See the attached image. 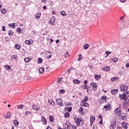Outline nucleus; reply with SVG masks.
Returning a JSON list of instances; mask_svg holds the SVG:
<instances>
[{"instance_id": "1", "label": "nucleus", "mask_w": 129, "mask_h": 129, "mask_svg": "<svg viewBox=\"0 0 129 129\" xmlns=\"http://www.w3.org/2000/svg\"><path fill=\"white\" fill-rule=\"evenodd\" d=\"M104 102H106V96H103L99 99V103L102 104V103H104Z\"/></svg>"}, {"instance_id": "2", "label": "nucleus", "mask_w": 129, "mask_h": 129, "mask_svg": "<svg viewBox=\"0 0 129 129\" xmlns=\"http://www.w3.org/2000/svg\"><path fill=\"white\" fill-rule=\"evenodd\" d=\"M55 21L56 19H55V17L52 16L51 17L50 20H48V23L51 25V26H55Z\"/></svg>"}, {"instance_id": "3", "label": "nucleus", "mask_w": 129, "mask_h": 129, "mask_svg": "<svg viewBox=\"0 0 129 129\" xmlns=\"http://www.w3.org/2000/svg\"><path fill=\"white\" fill-rule=\"evenodd\" d=\"M56 103H57V105H59V106H63V105H64V104H63V100L61 98L56 99Z\"/></svg>"}, {"instance_id": "4", "label": "nucleus", "mask_w": 129, "mask_h": 129, "mask_svg": "<svg viewBox=\"0 0 129 129\" xmlns=\"http://www.w3.org/2000/svg\"><path fill=\"white\" fill-rule=\"evenodd\" d=\"M76 122L77 123V125H83V123L84 122V121L83 120L81 119H77L76 120Z\"/></svg>"}, {"instance_id": "5", "label": "nucleus", "mask_w": 129, "mask_h": 129, "mask_svg": "<svg viewBox=\"0 0 129 129\" xmlns=\"http://www.w3.org/2000/svg\"><path fill=\"white\" fill-rule=\"evenodd\" d=\"M64 128L70 129L71 128V123L69 121H67L66 123L63 125Z\"/></svg>"}, {"instance_id": "6", "label": "nucleus", "mask_w": 129, "mask_h": 129, "mask_svg": "<svg viewBox=\"0 0 129 129\" xmlns=\"http://www.w3.org/2000/svg\"><path fill=\"white\" fill-rule=\"evenodd\" d=\"M120 87L121 91H126V90H127V89L128 88V86H127V85H121Z\"/></svg>"}, {"instance_id": "7", "label": "nucleus", "mask_w": 129, "mask_h": 129, "mask_svg": "<svg viewBox=\"0 0 129 129\" xmlns=\"http://www.w3.org/2000/svg\"><path fill=\"white\" fill-rule=\"evenodd\" d=\"M119 96L120 99H123V100H124L125 101H127V97H126V96L125 95V94H119Z\"/></svg>"}, {"instance_id": "8", "label": "nucleus", "mask_w": 129, "mask_h": 129, "mask_svg": "<svg viewBox=\"0 0 129 129\" xmlns=\"http://www.w3.org/2000/svg\"><path fill=\"white\" fill-rule=\"evenodd\" d=\"M115 113L117 115V116H119L120 114H121V111L120 110V108H117L114 110Z\"/></svg>"}, {"instance_id": "9", "label": "nucleus", "mask_w": 129, "mask_h": 129, "mask_svg": "<svg viewBox=\"0 0 129 129\" xmlns=\"http://www.w3.org/2000/svg\"><path fill=\"white\" fill-rule=\"evenodd\" d=\"M45 57L47 59H50L52 57V53L51 51H46L45 53Z\"/></svg>"}, {"instance_id": "10", "label": "nucleus", "mask_w": 129, "mask_h": 129, "mask_svg": "<svg viewBox=\"0 0 129 129\" xmlns=\"http://www.w3.org/2000/svg\"><path fill=\"white\" fill-rule=\"evenodd\" d=\"M32 109H33V110H35V111H38V110H40V107L35 104H33Z\"/></svg>"}, {"instance_id": "11", "label": "nucleus", "mask_w": 129, "mask_h": 129, "mask_svg": "<svg viewBox=\"0 0 129 129\" xmlns=\"http://www.w3.org/2000/svg\"><path fill=\"white\" fill-rule=\"evenodd\" d=\"M90 125L92 126V124H93V122L95 121V117L94 116H91L90 118Z\"/></svg>"}, {"instance_id": "12", "label": "nucleus", "mask_w": 129, "mask_h": 129, "mask_svg": "<svg viewBox=\"0 0 129 129\" xmlns=\"http://www.w3.org/2000/svg\"><path fill=\"white\" fill-rule=\"evenodd\" d=\"M5 118H11L12 117V114L9 112L4 114Z\"/></svg>"}, {"instance_id": "13", "label": "nucleus", "mask_w": 129, "mask_h": 129, "mask_svg": "<svg viewBox=\"0 0 129 129\" xmlns=\"http://www.w3.org/2000/svg\"><path fill=\"white\" fill-rule=\"evenodd\" d=\"M121 125H122V127H123V128L126 129V128H127V126H128V123H125L124 122H122L121 123Z\"/></svg>"}, {"instance_id": "14", "label": "nucleus", "mask_w": 129, "mask_h": 129, "mask_svg": "<svg viewBox=\"0 0 129 129\" xmlns=\"http://www.w3.org/2000/svg\"><path fill=\"white\" fill-rule=\"evenodd\" d=\"M33 43H34V41L32 39H30L29 40H26L25 41V44H26V45H32Z\"/></svg>"}, {"instance_id": "15", "label": "nucleus", "mask_w": 129, "mask_h": 129, "mask_svg": "<svg viewBox=\"0 0 129 129\" xmlns=\"http://www.w3.org/2000/svg\"><path fill=\"white\" fill-rule=\"evenodd\" d=\"M90 85L93 87V90H96L97 89V86H96V84L94 83H91Z\"/></svg>"}, {"instance_id": "16", "label": "nucleus", "mask_w": 129, "mask_h": 129, "mask_svg": "<svg viewBox=\"0 0 129 129\" xmlns=\"http://www.w3.org/2000/svg\"><path fill=\"white\" fill-rule=\"evenodd\" d=\"M21 47H22L21 44H19L17 43L15 44L14 46L15 49H16L17 50H21Z\"/></svg>"}, {"instance_id": "17", "label": "nucleus", "mask_w": 129, "mask_h": 129, "mask_svg": "<svg viewBox=\"0 0 129 129\" xmlns=\"http://www.w3.org/2000/svg\"><path fill=\"white\" fill-rule=\"evenodd\" d=\"M79 112L80 113V114H82V115H84V114H85V113L83 111V107H80L79 108Z\"/></svg>"}, {"instance_id": "18", "label": "nucleus", "mask_w": 129, "mask_h": 129, "mask_svg": "<svg viewBox=\"0 0 129 129\" xmlns=\"http://www.w3.org/2000/svg\"><path fill=\"white\" fill-rule=\"evenodd\" d=\"M41 121L43 124H47V120L44 116H42V117Z\"/></svg>"}, {"instance_id": "19", "label": "nucleus", "mask_w": 129, "mask_h": 129, "mask_svg": "<svg viewBox=\"0 0 129 129\" xmlns=\"http://www.w3.org/2000/svg\"><path fill=\"white\" fill-rule=\"evenodd\" d=\"M48 103L52 106H54L55 105V102L53 101L52 99L48 100Z\"/></svg>"}, {"instance_id": "20", "label": "nucleus", "mask_w": 129, "mask_h": 129, "mask_svg": "<svg viewBox=\"0 0 129 129\" xmlns=\"http://www.w3.org/2000/svg\"><path fill=\"white\" fill-rule=\"evenodd\" d=\"M17 25V23H11V24H9L8 25L9 27H10V28H12V29H15V28H16V25Z\"/></svg>"}, {"instance_id": "21", "label": "nucleus", "mask_w": 129, "mask_h": 129, "mask_svg": "<svg viewBox=\"0 0 129 129\" xmlns=\"http://www.w3.org/2000/svg\"><path fill=\"white\" fill-rule=\"evenodd\" d=\"M45 71V69L43 67L40 68L39 69V73L40 74H42V73H44V72Z\"/></svg>"}, {"instance_id": "22", "label": "nucleus", "mask_w": 129, "mask_h": 129, "mask_svg": "<svg viewBox=\"0 0 129 129\" xmlns=\"http://www.w3.org/2000/svg\"><path fill=\"white\" fill-rule=\"evenodd\" d=\"M80 80H77V79H75L73 80V83L74 84H80Z\"/></svg>"}, {"instance_id": "23", "label": "nucleus", "mask_w": 129, "mask_h": 129, "mask_svg": "<svg viewBox=\"0 0 129 129\" xmlns=\"http://www.w3.org/2000/svg\"><path fill=\"white\" fill-rule=\"evenodd\" d=\"M35 17L37 19V20H40V18H41V13L36 14Z\"/></svg>"}, {"instance_id": "24", "label": "nucleus", "mask_w": 129, "mask_h": 129, "mask_svg": "<svg viewBox=\"0 0 129 129\" xmlns=\"http://www.w3.org/2000/svg\"><path fill=\"white\" fill-rule=\"evenodd\" d=\"M13 123L15 125V126H18L19 125V121L17 120H13Z\"/></svg>"}, {"instance_id": "25", "label": "nucleus", "mask_w": 129, "mask_h": 129, "mask_svg": "<svg viewBox=\"0 0 129 129\" xmlns=\"http://www.w3.org/2000/svg\"><path fill=\"white\" fill-rule=\"evenodd\" d=\"M110 68H109V67L107 66H106L103 69V70H104V71H108V70H110Z\"/></svg>"}, {"instance_id": "26", "label": "nucleus", "mask_w": 129, "mask_h": 129, "mask_svg": "<svg viewBox=\"0 0 129 129\" xmlns=\"http://www.w3.org/2000/svg\"><path fill=\"white\" fill-rule=\"evenodd\" d=\"M24 61L26 63H29V62H30V61H31V58H30V57H26L25 58H24Z\"/></svg>"}, {"instance_id": "27", "label": "nucleus", "mask_w": 129, "mask_h": 129, "mask_svg": "<svg viewBox=\"0 0 129 129\" xmlns=\"http://www.w3.org/2000/svg\"><path fill=\"white\" fill-rule=\"evenodd\" d=\"M38 64H41V63H43V59L42 58L39 57L37 60Z\"/></svg>"}, {"instance_id": "28", "label": "nucleus", "mask_w": 129, "mask_h": 129, "mask_svg": "<svg viewBox=\"0 0 129 129\" xmlns=\"http://www.w3.org/2000/svg\"><path fill=\"white\" fill-rule=\"evenodd\" d=\"M83 103V106H85V107H88L89 106V104L87 103L86 102H82Z\"/></svg>"}, {"instance_id": "29", "label": "nucleus", "mask_w": 129, "mask_h": 129, "mask_svg": "<svg viewBox=\"0 0 129 129\" xmlns=\"http://www.w3.org/2000/svg\"><path fill=\"white\" fill-rule=\"evenodd\" d=\"M1 12L2 14H3V15H6V9H5V8L2 9L1 10Z\"/></svg>"}, {"instance_id": "30", "label": "nucleus", "mask_w": 129, "mask_h": 129, "mask_svg": "<svg viewBox=\"0 0 129 129\" xmlns=\"http://www.w3.org/2000/svg\"><path fill=\"white\" fill-rule=\"evenodd\" d=\"M8 33V35L10 36H13V35H14V32H13V30H9Z\"/></svg>"}, {"instance_id": "31", "label": "nucleus", "mask_w": 129, "mask_h": 129, "mask_svg": "<svg viewBox=\"0 0 129 129\" xmlns=\"http://www.w3.org/2000/svg\"><path fill=\"white\" fill-rule=\"evenodd\" d=\"M100 77H101V76H100V75H95V78L96 80H98V79H99L100 78Z\"/></svg>"}, {"instance_id": "32", "label": "nucleus", "mask_w": 129, "mask_h": 129, "mask_svg": "<svg viewBox=\"0 0 129 129\" xmlns=\"http://www.w3.org/2000/svg\"><path fill=\"white\" fill-rule=\"evenodd\" d=\"M111 54V52L106 51L105 53V55H106L105 56V57L106 58L108 56V54Z\"/></svg>"}, {"instance_id": "33", "label": "nucleus", "mask_w": 129, "mask_h": 129, "mask_svg": "<svg viewBox=\"0 0 129 129\" xmlns=\"http://www.w3.org/2000/svg\"><path fill=\"white\" fill-rule=\"evenodd\" d=\"M86 101H88V97L87 96H86L85 97V99H84L82 102H86Z\"/></svg>"}, {"instance_id": "34", "label": "nucleus", "mask_w": 129, "mask_h": 129, "mask_svg": "<svg viewBox=\"0 0 129 129\" xmlns=\"http://www.w3.org/2000/svg\"><path fill=\"white\" fill-rule=\"evenodd\" d=\"M117 92H118V89L114 90L113 95H116V94H117Z\"/></svg>"}, {"instance_id": "35", "label": "nucleus", "mask_w": 129, "mask_h": 129, "mask_svg": "<svg viewBox=\"0 0 129 129\" xmlns=\"http://www.w3.org/2000/svg\"><path fill=\"white\" fill-rule=\"evenodd\" d=\"M17 32L18 34H22V30H21V28H18Z\"/></svg>"}, {"instance_id": "36", "label": "nucleus", "mask_w": 129, "mask_h": 129, "mask_svg": "<svg viewBox=\"0 0 129 129\" xmlns=\"http://www.w3.org/2000/svg\"><path fill=\"white\" fill-rule=\"evenodd\" d=\"M18 109H23L24 108V105H20L17 106Z\"/></svg>"}, {"instance_id": "37", "label": "nucleus", "mask_w": 129, "mask_h": 129, "mask_svg": "<svg viewBox=\"0 0 129 129\" xmlns=\"http://www.w3.org/2000/svg\"><path fill=\"white\" fill-rule=\"evenodd\" d=\"M89 47V45L88 44H86L84 45V49H85V50L87 49V48Z\"/></svg>"}, {"instance_id": "38", "label": "nucleus", "mask_w": 129, "mask_h": 129, "mask_svg": "<svg viewBox=\"0 0 129 129\" xmlns=\"http://www.w3.org/2000/svg\"><path fill=\"white\" fill-rule=\"evenodd\" d=\"M82 87L84 89H88V88H89V87L87 86V84L83 85Z\"/></svg>"}, {"instance_id": "39", "label": "nucleus", "mask_w": 129, "mask_h": 129, "mask_svg": "<svg viewBox=\"0 0 129 129\" xmlns=\"http://www.w3.org/2000/svg\"><path fill=\"white\" fill-rule=\"evenodd\" d=\"M12 58L13 59L16 60V61H17V59H18V56L17 55H13L12 56Z\"/></svg>"}, {"instance_id": "40", "label": "nucleus", "mask_w": 129, "mask_h": 129, "mask_svg": "<svg viewBox=\"0 0 129 129\" xmlns=\"http://www.w3.org/2000/svg\"><path fill=\"white\" fill-rule=\"evenodd\" d=\"M5 67L7 70H10V69H11V67L9 65H5Z\"/></svg>"}, {"instance_id": "41", "label": "nucleus", "mask_w": 129, "mask_h": 129, "mask_svg": "<svg viewBox=\"0 0 129 129\" xmlns=\"http://www.w3.org/2000/svg\"><path fill=\"white\" fill-rule=\"evenodd\" d=\"M69 116H70V114H69V113L66 112L64 114V117L67 118V117H69Z\"/></svg>"}, {"instance_id": "42", "label": "nucleus", "mask_w": 129, "mask_h": 129, "mask_svg": "<svg viewBox=\"0 0 129 129\" xmlns=\"http://www.w3.org/2000/svg\"><path fill=\"white\" fill-rule=\"evenodd\" d=\"M60 14L61 16H66V13L65 12V11H61Z\"/></svg>"}, {"instance_id": "43", "label": "nucleus", "mask_w": 129, "mask_h": 129, "mask_svg": "<svg viewBox=\"0 0 129 129\" xmlns=\"http://www.w3.org/2000/svg\"><path fill=\"white\" fill-rule=\"evenodd\" d=\"M53 120H54V118L53 117V116H50L49 117V121L52 122V121H53Z\"/></svg>"}, {"instance_id": "44", "label": "nucleus", "mask_w": 129, "mask_h": 129, "mask_svg": "<svg viewBox=\"0 0 129 129\" xmlns=\"http://www.w3.org/2000/svg\"><path fill=\"white\" fill-rule=\"evenodd\" d=\"M64 56H65L66 58H67V57H69V53L68 52V51H67L66 52Z\"/></svg>"}, {"instance_id": "45", "label": "nucleus", "mask_w": 129, "mask_h": 129, "mask_svg": "<svg viewBox=\"0 0 129 129\" xmlns=\"http://www.w3.org/2000/svg\"><path fill=\"white\" fill-rule=\"evenodd\" d=\"M31 113H32V112H31V111H27L25 113V115H29V114H31Z\"/></svg>"}, {"instance_id": "46", "label": "nucleus", "mask_w": 129, "mask_h": 129, "mask_svg": "<svg viewBox=\"0 0 129 129\" xmlns=\"http://www.w3.org/2000/svg\"><path fill=\"white\" fill-rule=\"evenodd\" d=\"M64 92H65V90H64L61 89L59 91L60 94H63V93H64Z\"/></svg>"}, {"instance_id": "47", "label": "nucleus", "mask_w": 129, "mask_h": 129, "mask_svg": "<svg viewBox=\"0 0 129 129\" xmlns=\"http://www.w3.org/2000/svg\"><path fill=\"white\" fill-rule=\"evenodd\" d=\"M110 129H113V123L111 122L110 125Z\"/></svg>"}, {"instance_id": "48", "label": "nucleus", "mask_w": 129, "mask_h": 129, "mask_svg": "<svg viewBox=\"0 0 129 129\" xmlns=\"http://www.w3.org/2000/svg\"><path fill=\"white\" fill-rule=\"evenodd\" d=\"M81 59H82V55L80 54L79 58H78V61H80V60H81Z\"/></svg>"}, {"instance_id": "49", "label": "nucleus", "mask_w": 129, "mask_h": 129, "mask_svg": "<svg viewBox=\"0 0 129 129\" xmlns=\"http://www.w3.org/2000/svg\"><path fill=\"white\" fill-rule=\"evenodd\" d=\"M2 30L3 32H5V31H6V26H3L2 27Z\"/></svg>"}, {"instance_id": "50", "label": "nucleus", "mask_w": 129, "mask_h": 129, "mask_svg": "<svg viewBox=\"0 0 129 129\" xmlns=\"http://www.w3.org/2000/svg\"><path fill=\"white\" fill-rule=\"evenodd\" d=\"M111 108V107L110 106V105L108 104L107 105V109H108V110H110Z\"/></svg>"}, {"instance_id": "51", "label": "nucleus", "mask_w": 129, "mask_h": 129, "mask_svg": "<svg viewBox=\"0 0 129 129\" xmlns=\"http://www.w3.org/2000/svg\"><path fill=\"white\" fill-rule=\"evenodd\" d=\"M68 111H69V112H70V111H71V110L72 109V107H70L68 108Z\"/></svg>"}, {"instance_id": "52", "label": "nucleus", "mask_w": 129, "mask_h": 129, "mask_svg": "<svg viewBox=\"0 0 129 129\" xmlns=\"http://www.w3.org/2000/svg\"><path fill=\"white\" fill-rule=\"evenodd\" d=\"M44 70H46V72H48V71H50V69L48 67H46Z\"/></svg>"}, {"instance_id": "53", "label": "nucleus", "mask_w": 129, "mask_h": 129, "mask_svg": "<svg viewBox=\"0 0 129 129\" xmlns=\"http://www.w3.org/2000/svg\"><path fill=\"white\" fill-rule=\"evenodd\" d=\"M118 60V58L116 57H114L113 59V62H117Z\"/></svg>"}, {"instance_id": "54", "label": "nucleus", "mask_w": 129, "mask_h": 129, "mask_svg": "<svg viewBox=\"0 0 129 129\" xmlns=\"http://www.w3.org/2000/svg\"><path fill=\"white\" fill-rule=\"evenodd\" d=\"M116 80H119V78L118 77H115V78H113V81H116Z\"/></svg>"}, {"instance_id": "55", "label": "nucleus", "mask_w": 129, "mask_h": 129, "mask_svg": "<svg viewBox=\"0 0 129 129\" xmlns=\"http://www.w3.org/2000/svg\"><path fill=\"white\" fill-rule=\"evenodd\" d=\"M61 80H62V78H58L57 80V82H58V83H61Z\"/></svg>"}, {"instance_id": "56", "label": "nucleus", "mask_w": 129, "mask_h": 129, "mask_svg": "<svg viewBox=\"0 0 129 129\" xmlns=\"http://www.w3.org/2000/svg\"><path fill=\"white\" fill-rule=\"evenodd\" d=\"M98 118H100V119L102 120V116H101V115H99Z\"/></svg>"}, {"instance_id": "57", "label": "nucleus", "mask_w": 129, "mask_h": 129, "mask_svg": "<svg viewBox=\"0 0 129 129\" xmlns=\"http://www.w3.org/2000/svg\"><path fill=\"white\" fill-rule=\"evenodd\" d=\"M72 128L73 129H76V126L75 125H72Z\"/></svg>"}, {"instance_id": "58", "label": "nucleus", "mask_w": 129, "mask_h": 129, "mask_svg": "<svg viewBox=\"0 0 129 129\" xmlns=\"http://www.w3.org/2000/svg\"><path fill=\"white\" fill-rule=\"evenodd\" d=\"M100 124H103V122H102V119H101V121L99 122Z\"/></svg>"}, {"instance_id": "59", "label": "nucleus", "mask_w": 129, "mask_h": 129, "mask_svg": "<svg viewBox=\"0 0 129 129\" xmlns=\"http://www.w3.org/2000/svg\"><path fill=\"white\" fill-rule=\"evenodd\" d=\"M41 1L42 2V3H46V2H47V0H41Z\"/></svg>"}, {"instance_id": "60", "label": "nucleus", "mask_w": 129, "mask_h": 129, "mask_svg": "<svg viewBox=\"0 0 129 129\" xmlns=\"http://www.w3.org/2000/svg\"><path fill=\"white\" fill-rule=\"evenodd\" d=\"M46 129H52V127H51L49 126H48L47 127Z\"/></svg>"}, {"instance_id": "61", "label": "nucleus", "mask_w": 129, "mask_h": 129, "mask_svg": "<svg viewBox=\"0 0 129 129\" xmlns=\"http://www.w3.org/2000/svg\"><path fill=\"white\" fill-rule=\"evenodd\" d=\"M70 70H71V68L67 71V73H70Z\"/></svg>"}, {"instance_id": "62", "label": "nucleus", "mask_w": 129, "mask_h": 129, "mask_svg": "<svg viewBox=\"0 0 129 129\" xmlns=\"http://www.w3.org/2000/svg\"><path fill=\"white\" fill-rule=\"evenodd\" d=\"M59 41H60V40H59V39H57V40L55 41V42H56V43H59Z\"/></svg>"}, {"instance_id": "63", "label": "nucleus", "mask_w": 129, "mask_h": 129, "mask_svg": "<svg viewBox=\"0 0 129 129\" xmlns=\"http://www.w3.org/2000/svg\"><path fill=\"white\" fill-rule=\"evenodd\" d=\"M64 104H65L66 106L68 105V104H69V103L65 102Z\"/></svg>"}, {"instance_id": "64", "label": "nucleus", "mask_w": 129, "mask_h": 129, "mask_svg": "<svg viewBox=\"0 0 129 129\" xmlns=\"http://www.w3.org/2000/svg\"><path fill=\"white\" fill-rule=\"evenodd\" d=\"M116 129H122L121 127H117Z\"/></svg>"}]
</instances>
